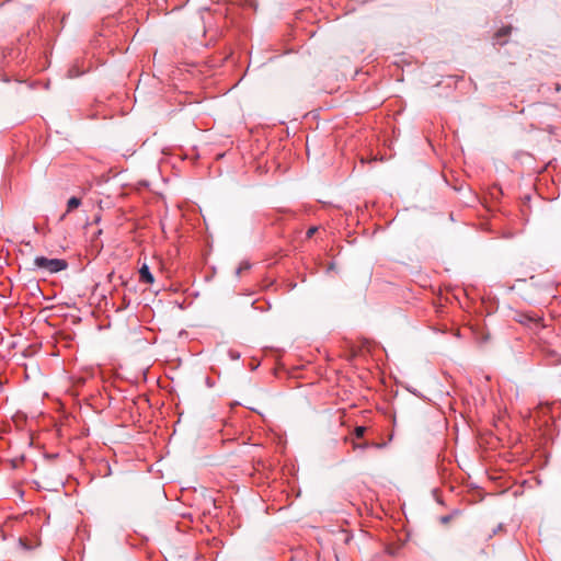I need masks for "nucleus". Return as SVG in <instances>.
<instances>
[{"label":"nucleus","mask_w":561,"mask_h":561,"mask_svg":"<svg viewBox=\"0 0 561 561\" xmlns=\"http://www.w3.org/2000/svg\"><path fill=\"white\" fill-rule=\"evenodd\" d=\"M139 276H140V280L144 282V283H147V284H152L153 280H154L152 274L149 271L148 265H146V264H144L140 267Z\"/></svg>","instance_id":"obj_2"},{"label":"nucleus","mask_w":561,"mask_h":561,"mask_svg":"<svg viewBox=\"0 0 561 561\" xmlns=\"http://www.w3.org/2000/svg\"><path fill=\"white\" fill-rule=\"evenodd\" d=\"M511 31H512V27H511V26H505V27L500 28V30L496 32V34H495L496 39H499V38H500V37H502V36H506V35H508V34L511 33Z\"/></svg>","instance_id":"obj_4"},{"label":"nucleus","mask_w":561,"mask_h":561,"mask_svg":"<svg viewBox=\"0 0 561 561\" xmlns=\"http://www.w3.org/2000/svg\"><path fill=\"white\" fill-rule=\"evenodd\" d=\"M248 268H249V264H243L238 268L237 274L240 275L242 271L248 270Z\"/></svg>","instance_id":"obj_7"},{"label":"nucleus","mask_w":561,"mask_h":561,"mask_svg":"<svg viewBox=\"0 0 561 561\" xmlns=\"http://www.w3.org/2000/svg\"><path fill=\"white\" fill-rule=\"evenodd\" d=\"M365 432H366V428L364 426H357L355 428V436L357 438H359V437H362L365 434Z\"/></svg>","instance_id":"obj_5"},{"label":"nucleus","mask_w":561,"mask_h":561,"mask_svg":"<svg viewBox=\"0 0 561 561\" xmlns=\"http://www.w3.org/2000/svg\"><path fill=\"white\" fill-rule=\"evenodd\" d=\"M81 204V201L78 197H71L69 198L67 203V213L71 211L72 209L79 207Z\"/></svg>","instance_id":"obj_3"},{"label":"nucleus","mask_w":561,"mask_h":561,"mask_svg":"<svg viewBox=\"0 0 561 561\" xmlns=\"http://www.w3.org/2000/svg\"><path fill=\"white\" fill-rule=\"evenodd\" d=\"M36 268L48 273H57L67 268L68 264L61 259H47L45 256H36L33 262Z\"/></svg>","instance_id":"obj_1"},{"label":"nucleus","mask_w":561,"mask_h":561,"mask_svg":"<svg viewBox=\"0 0 561 561\" xmlns=\"http://www.w3.org/2000/svg\"><path fill=\"white\" fill-rule=\"evenodd\" d=\"M367 446V444H359V445H354L355 448H365Z\"/></svg>","instance_id":"obj_8"},{"label":"nucleus","mask_w":561,"mask_h":561,"mask_svg":"<svg viewBox=\"0 0 561 561\" xmlns=\"http://www.w3.org/2000/svg\"><path fill=\"white\" fill-rule=\"evenodd\" d=\"M318 228L317 227H311L308 229L307 233H306V237L308 239H310L316 232H317Z\"/></svg>","instance_id":"obj_6"}]
</instances>
